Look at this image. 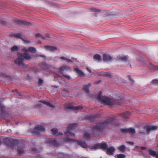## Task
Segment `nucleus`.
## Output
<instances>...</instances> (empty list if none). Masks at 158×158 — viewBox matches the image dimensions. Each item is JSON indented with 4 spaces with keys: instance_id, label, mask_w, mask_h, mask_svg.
<instances>
[{
    "instance_id": "44",
    "label": "nucleus",
    "mask_w": 158,
    "mask_h": 158,
    "mask_svg": "<svg viewBox=\"0 0 158 158\" xmlns=\"http://www.w3.org/2000/svg\"><path fill=\"white\" fill-rule=\"evenodd\" d=\"M130 82L131 84H133L134 83V81L133 79L131 78L130 75H129V83Z\"/></svg>"
},
{
    "instance_id": "54",
    "label": "nucleus",
    "mask_w": 158,
    "mask_h": 158,
    "mask_svg": "<svg viewBox=\"0 0 158 158\" xmlns=\"http://www.w3.org/2000/svg\"><path fill=\"white\" fill-rule=\"evenodd\" d=\"M134 145V143L133 142L129 141V145Z\"/></svg>"
},
{
    "instance_id": "12",
    "label": "nucleus",
    "mask_w": 158,
    "mask_h": 158,
    "mask_svg": "<svg viewBox=\"0 0 158 158\" xmlns=\"http://www.w3.org/2000/svg\"><path fill=\"white\" fill-rule=\"evenodd\" d=\"M14 22L15 23H17L19 24H23L24 25L31 24V23L28 22L23 20H19L17 19H14Z\"/></svg>"
},
{
    "instance_id": "15",
    "label": "nucleus",
    "mask_w": 158,
    "mask_h": 158,
    "mask_svg": "<svg viewBox=\"0 0 158 158\" xmlns=\"http://www.w3.org/2000/svg\"><path fill=\"white\" fill-rule=\"evenodd\" d=\"M115 148L113 147L107 148L106 152L108 155H112L114 152Z\"/></svg>"
},
{
    "instance_id": "10",
    "label": "nucleus",
    "mask_w": 158,
    "mask_h": 158,
    "mask_svg": "<svg viewBox=\"0 0 158 158\" xmlns=\"http://www.w3.org/2000/svg\"><path fill=\"white\" fill-rule=\"evenodd\" d=\"M107 147V145L105 143H99L94 146L92 148L94 149H102L104 150H106Z\"/></svg>"
},
{
    "instance_id": "9",
    "label": "nucleus",
    "mask_w": 158,
    "mask_h": 158,
    "mask_svg": "<svg viewBox=\"0 0 158 158\" xmlns=\"http://www.w3.org/2000/svg\"><path fill=\"white\" fill-rule=\"evenodd\" d=\"M45 142L47 145L49 146L57 147L58 146V142L55 139H47Z\"/></svg>"
},
{
    "instance_id": "59",
    "label": "nucleus",
    "mask_w": 158,
    "mask_h": 158,
    "mask_svg": "<svg viewBox=\"0 0 158 158\" xmlns=\"http://www.w3.org/2000/svg\"><path fill=\"white\" fill-rule=\"evenodd\" d=\"M25 41H24V42L25 43H29V41H28V40H24Z\"/></svg>"
},
{
    "instance_id": "20",
    "label": "nucleus",
    "mask_w": 158,
    "mask_h": 158,
    "mask_svg": "<svg viewBox=\"0 0 158 158\" xmlns=\"http://www.w3.org/2000/svg\"><path fill=\"white\" fill-rule=\"evenodd\" d=\"M40 102L44 104L47 105L48 106L51 108V109H53L55 107V106L54 105L51 104L50 103L45 101L41 100L40 101Z\"/></svg>"
},
{
    "instance_id": "2",
    "label": "nucleus",
    "mask_w": 158,
    "mask_h": 158,
    "mask_svg": "<svg viewBox=\"0 0 158 158\" xmlns=\"http://www.w3.org/2000/svg\"><path fill=\"white\" fill-rule=\"evenodd\" d=\"M113 119L110 118L106 120L103 123H99L94 126L92 128V131L94 135H99L102 133L104 129L109 125L113 123Z\"/></svg>"
},
{
    "instance_id": "47",
    "label": "nucleus",
    "mask_w": 158,
    "mask_h": 158,
    "mask_svg": "<svg viewBox=\"0 0 158 158\" xmlns=\"http://www.w3.org/2000/svg\"><path fill=\"white\" fill-rule=\"evenodd\" d=\"M119 149L121 151L123 152L124 151L125 147L124 146L122 145L119 147Z\"/></svg>"
},
{
    "instance_id": "33",
    "label": "nucleus",
    "mask_w": 158,
    "mask_h": 158,
    "mask_svg": "<svg viewBox=\"0 0 158 158\" xmlns=\"http://www.w3.org/2000/svg\"><path fill=\"white\" fill-rule=\"evenodd\" d=\"M94 58V60L96 61H99L101 60V56L100 55L98 54L95 55Z\"/></svg>"
},
{
    "instance_id": "18",
    "label": "nucleus",
    "mask_w": 158,
    "mask_h": 158,
    "mask_svg": "<svg viewBox=\"0 0 158 158\" xmlns=\"http://www.w3.org/2000/svg\"><path fill=\"white\" fill-rule=\"evenodd\" d=\"M17 149L18 153L20 155H21L24 152V150L23 149V146L19 145L17 147Z\"/></svg>"
},
{
    "instance_id": "63",
    "label": "nucleus",
    "mask_w": 158,
    "mask_h": 158,
    "mask_svg": "<svg viewBox=\"0 0 158 158\" xmlns=\"http://www.w3.org/2000/svg\"><path fill=\"white\" fill-rule=\"evenodd\" d=\"M129 115L131 114V112L130 111H129Z\"/></svg>"
},
{
    "instance_id": "25",
    "label": "nucleus",
    "mask_w": 158,
    "mask_h": 158,
    "mask_svg": "<svg viewBox=\"0 0 158 158\" xmlns=\"http://www.w3.org/2000/svg\"><path fill=\"white\" fill-rule=\"evenodd\" d=\"M157 153L154 150L150 149L149 150V154L153 157L155 156H156Z\"/></svg>"
},
{
    "instance_id": "13",
    "label": "nucleus",
    "mask_w": 158,
    "mask_h": 158,
    "mask_svg": "<svg viewBox=\"0 0 158 158\" xmlns=\"http://www.w3.org/2000/svg\"><path fill=\"white\" fill-rule=\"evenodd\" d=\"M35 37L37 38H40L42 40L45 39L46 38H52V37H50L49 34L48 33H46L45 35V37L42 36L39 33H37L35 35Z\"/></svg>"
},
{
    "instance_id": "55",
    "label": "nucleus",
    "mask_w": 158,
    "mask_h": 158,
    "mask_svg": "<svg viewBox=\"0 0 158 158\" xmlns=\"http://www.w3.org/2000/svg\"><path fill=\"white\" fill-rule=\"evenodd\" d=\"M100 82H101V81L99 80V81L95 82L94 83L95 84H98Z\"/></svg>"
},
{
    "instance_id": "6",
    "label": "nucleus",
    "mask_w": 158,
    "mask_h": 158,
    "mask_svg": "<svg viewBox=\"0 0 158 158\" xmlns=\"http://www.w3.org/2000/svg\"><path fill=\"white\" fill-rule=\"evenodd\" d=\"M157 127L156 126H148L147 125L144 127V128L146 132L144 131H140L139 133L141 135H145L146 134L147 135L149 134L151 131L152 130H157Z\"/></svg>"
},
{
    "instance_id": "14",
    "label": "nucleus",
    "mask_w": 158,
    "mask_h": 158,
    "mask_svg": "<svg viewBox=\"0 0 158 158\" xmlns=\"http://www.w3.org/2000/svg\"><path fill=\"white\" fill-rule=\"evenodd\" d=\"M44 48L47 51L52 52H54L57 50V48L56 47L53 46H44Z\"/></svg>"
},
{
    "instance_id": "27",
    "label": "nucleus",
    "mask_w": 158,
    "mask_h": 158,
    "mask_svg": "<svg viewBox=\"0 0 158 158\" xmlns=\"http://www.w3.org/2000/svg\"><path fill=\"white\" fill-rule=\"evenodd\" d=\"M91 84L90 83L88 84V85L84 86L83 89L84 91L87 93H88L89 92V88L91 86Z\"/></svg>"
},
{
    "instance_id": "8",
    "label": "nucleus",
    "mask_w": 158,
    "mask_h": 158,
    "mask_svg": "<svg viewBox=\"0 0 158 158\" xmlns=\"http://www.w3.org/2000/svg\"><path fill=\"white\" fill-rule=\"evenodd\" d=\"M77 126V124L75 123L70 124L68 127L67 132L65 133L66 136H74L75 135L73 132Z\"/></svg>"
},
{
    "instance_id": "32",
    "label": "nucleus",
    "mask_w": 158,
    "mask_h": 158,
    "mask_svg": "<svg viewBox=\"0 0 158 158\" xmlns=\"http://www.w3.org/2000/svg\"><path fill=\"white\" fill-rule=\"evenodd\" d=\"M40 67L43 69H45L48 68V66L45 63H44L40 64Z\"/></svg>"
},
{
    "instance_id": "53",
    "label": "nucleus",
    "mask_w": 158,
    "mask_h": 158,
    "mask_svg": "<svg viewBox=\"0 0 158 158\" xmlns=\"http://www.w3.org/2000/svg\"><path fill=\"white\" fill-rule=\"evenodd\" d=\"M141 149L142 150H144L147 149V148L144 146H142L141 147Z\"/></svg>"
},
{
    "instance_id": "39",
    "label": "nucleus",
    "mask_w": 158,
    "mask_h": 158,
    "mask_svg": "<svg viewBox=\"0 0 158 158\" xmlns=\"http://www.w3.org/2000/svg\"><path fill=\"white\" fill-rule=\"evenodd\" d=\"M125 156L124 154H120L115 156L116 158H125Z\"/></svg>"
},
{
    "instance_id": "3",
    "label": "nucleus",
    "mask_w": 158,
    "mask_h": 158,
    "mask_svg": "<svg viewBox=\"0 0 158 158\" xmlns=\"http://www.w3.org/2000/svg\"><path fill=\"white\" fill-rule=\"evenodd\" d=\"M18 58L14 61L15 64L21 68H26L27 66L25 65L23 63V59H26L27 60L31 59V56L28 53H22L20 52L18 53Z\"/></svg>"
},
{
    "instance_id": "28",
    "label": "nucleus",
    "mask_w": 158,
    "mask_h": 158,
    "mask_svg": "<svg viewBox=\"0 0 158 158\" xmlns=\"http://www.w3.org/2000/svg\"><path fill=\"white\" fill-rule=\"evenodd\" d=\"M61 93L64 97H66L69 94V91L65 89H63L61 92Z\"/></svg>"
},
{
    "instance_id": "22",
    "label": "nucleus",
    "mask_w": 158,
    "mask_h": 158,
    "mask_svg": "<svg viewBox=\"0 0 158 158\" xmlns=\"http://www.w3.org/2000/svg\"><path fill=\"white\" fill-rule=\"evenodd\" d=\"M10 36L11 37H13L21 39V40H23L21 38L22 35L20 33H18L17 34H15L11 33L10 34Z\"/></svg>"
},
{
    "instance_id": "37",
    "label": "nucleus",
    "mask_w": 158,
    "mask_h": 158,
    "mask_svg": "<svg viewBox=\"0 0 158 158\" xmlns=\"http://www.w3.org/2000/svg\"><path fill=\"white\" fill-rule=\"evenodd\" d=\"M120 115L123 118L126 119L127 118L128 114L127 113H126V114L125 113L121 114H120Z\"/></svg>"
},
{
    "instance_id": "56",
    "label": "nucleus",
    "mask_w": 158,
    "mask_h": 158,
    "mask_svg": "<svg viewBox=\"0 0 158 158\" xmlns=\"http://www.w3.org/2000/svg\"><path fill=\"white\" fill-rule=\"evenodd\" d=\"M63 135V133H62L59 132V133H58V134L57 135L58 136H59V135Z\"/></svg>"
},
{
    "instance_id": "52",
    "label": "nucleus",
    "mask_w": 158,
    "mask_h": 158,
    "mask_svg": "<svg viewBox=\"0 0 158 158\" xmlns=\"http://www.w3.org/2000/svg\"><path fill=\"white\" fill-rule=\"evenodd\" d=\"M22 50L23 52H27L29 51V49H27L25 48H24L22 49Z\"/></svg>"
},
{
    "instance_id": "23",
    "label": "nucleus",
    "mask_w": 158,
    "mask_h": 158,
    "mask_svg": "<svg viewBox=\"0 0 158 158\" xmlns=\"http://www.w3.org/2000/svg\"><path fill=\"white\" fill-rule=\"evenodd\" d=\"M54 77L55 80H58V81H63L64 79L61 76L57 74H54Z\"/></svg>"
},
{
    "instance_id": "50",
    "label": "nucleus",
    "mask_w": 158,
    "mask_h": 158,
    "mask_svg": "<svg viewBox=\"0 0 158 158\" xmlns=\"http://www.w3.org/2000/svg\"><path fill=\"white\" fill-rule=\"evenodd\" d=\"M6 23L3 20L0 21V24L2 25H6Z\"/></svg>"
},
{
    "instance_id": "40",
    "label": "nucleus",
    "mask_w": 158,
    "mask_h": 158,
    "mask_svg": "<svg viewBox=\"0 0 158 158\" xmlns=\"http://www.w3.org/2000/svg\"><path fill=\"white\" fill-rule=\"evenodd\" d=\"M51 131L52 134L54 135L57 134L58 133V130L56 128H53L52 129Z\"/></svg>"
},
{
    "instance_id": "26",
    "label": "nucleus",
    "mask_w": 158,
    "mask_h": 158,
    "mask_svg": "<svg viewBox=\"0 0 158 158\" xmlns=\"http://www.w3.org/2000/svg\"><path fill=\"white\" fill-rule=\"evenodd\" d=\"M75 71L77 73L79 76H84V73L81 70L79 69L78 68H75Z\"/></svg>"
},
{
    "instance_id": "60",
    "label": "nucleus",
    "mask_w": 158,
    "mask_h": 158,
    "mask_svg": "<svg viewBox=\"0 0 158 158\" xmlns=\"http://www.w3.org/2000/svg\"><path fill=\"white\" fill-rule=\"evenodd\" d=\"M52 87L53 88H57V86H52Z\"/></svg>"
},
{
    "instance_id": "51",
    "label": "nucleus",
    "mask_w": 158,
    "mask_h": 158,
    "mask_svg": "<svg viewBox=\"0 0 158 158\" xmlns=\"http://www.w3.org/2000/svg\"><path fill=\"white\" fill-rule=\"evenodd\" d=\"M42 104H40V103L37 104L35 106V107L36 108L41 107H42Z\"/></svg>"
},
{
    "instance_id": "29",
    "label": "nucleus",
    "mask_w": 158,
    "mask_h": 158,
    "mask_svg": "<svg viewBox=\"0 0 158 158\" xmlns=\"http://www.w3.org/2000/svg\"><path fill=\"white\" fill-rule=\"evenodd\" d=\"M98 115H90L88 116V118L90 121H93L94 120V119L98 117Z\"/></svg>"
},
{
    "instance_id": "38",
    "label": "nucleus",
    "mask_w": 158,
    "mask_h": 158,
    "mask_svg": "<svg viewBox=\"0 0 158 158\" xmlns=\"http://www.w3.org/2000/svg\"><path fill=\"white\" fill-rule=\"evenodd\" d=\"M98 75L100 76H107V74L106 73L104 72H101L98 73Z\"/></svg>"
},
{
    "instance_id": "34",
    "label": "nucleus",
    "mask_w": 158,
    "mask_h": 158,
    "mask_svg": "<svg viewBox=\"0 0 158 158\" xmlns=\"http://www.w3.org/2000/svg\"><path fill=\"white\" fill-rule=\"evenodd\" d=\"M152 85L155 86H158V79H154L152 81Z\"/></svg>"
},
{
    "instance_id": "61",
    "label": "nucleus",
    "mask_w": 158,
    "mask_h": 158,
    "mask_svg": "<svg viewBox=\"0 0 158 158\" xmlns=\"http://www.w3.org/2000/svg\"><path fill=\"white\" fill-rule=\"evenodd\" d=\"M156 157V158H158V152L157 153Z\"/></svg>"
},
{
    "instance_id": "64",
    "label": "nucleus",
    "mask_w": 158,
    "mask_h": 158,
    "mask_svg": "<svg viewBox=\"0 0 158 158\" xmlns=\"http://www.w3.org/2000/svg\"><path fill=\"white\" fill-rule=\"evenodd\" d=\"M129 50H131V48H130L129 47Z\"/></svg>"
},
{
    "instance_id": "16",
    "label": "nucleus",
    "mask_w": 158,
    "mask_h": 158,
    "mask_svg": "<svg viewBox=\"0 0 158 158\" xmlns=\"http://www.w3.org/2000/svg\"><path fill=\"white\" fill-rule=\"evenodd\" d=\"M146 65L148 66V68L150 70L153 71L158 70V66L155 65L152 63H150L148 64H146Z\"/></svg>"
},
{
    "instance_id": "7",
    "label": "nucleus",
    "mask_w": 158,
    "mask_h": 158,
    "mask_svg": "<svg viewBox=\"0 0 158 158\" xmlns=\"http://www.w3.org/2000/svg\"><path fill=\"white\" fill-rule=\"evenodd\" d=\"M64 141L65 142L72 143L76 142V143L81 147L84 148H86L87 147V145L85 143V141L83 140H81L80 141H75L74 139H70L69 138H66L64 139Z\"/></svg>"
},
{
    "instance_id": "31",
    "label": "nucleus",
    "mask_w": 158,
    "mask_h": 158,
    "mask_svg": "<svg viewBox=\"0 0 158 158\" xmlns=\"http://www.w3.org/2000/svg\"><path fill=\"white\" fill-rule=\"evenodd\" d=\"M136 132L135 129L133 127H129V134H134Z\"/></svg>"
},
{
    "instance_id": "19",
    "label": "nucleus",
    "mask_w": 158,
    "mask_h": 158,
    "mask_svg": "<svg viewBox=\"0 0 158 158\" xmlns=\"http://www.w3.org/2000/svg\"><path fill=\"white\" fill-rule=\"evenodd\" d=\"M0 76L3 77L4 78L6 79L9 81H12V77L11 76L8 75L4 73H0Z\"/></svg>"
},
{
    "instance_id": "45",
    "label": "nucleus",
    "mask_w": 158,
    "mask_h": 158,
    "mask_svg": "<svg viewBox=\"0 0 158 158\" xmlns=\"http://www.w3.org/2000/svg\"><path fill=\"white\" fill-rule=\"evenodd\" d=\"M90 137V135L87 132H85L84 135V137L85 138H89Z\"/></svg>"
},
{
    "instance_id": "11",
    "label": "nucleus",
    "mask_w": 158,
    "mask_h": 158,
    "mask_svg": "<svg viewBox=\"0 0 158 158\" xmlns=\"http://www.w3.org/2000/svg\"><path fill=\"white\" fill-rule=\"evenodd\" d=\"M54 68L58 70L61 73H62L65 70H68L70 69L69 67L65 65L62 66L59 69H57L56 67H54Z\"/></svg>"
},
{
    "instance_id": "1",
    "label": "nucleus",
    "mask_w": 158,
    "mask_h": 158,
    "mask_svg": "<svg viewBox=\"0 0 158 158\" xmlns=\"http://www.w3.org/2000/svg\"><path fill=\"white\" fill-rule=\"evenodd\" d=\"M101 94L102 92H100L98 96V99L101 103L105 105L113 106L116 105L120 104L121 101V98L120 97L116 98H112L102 96Z\"/></svg>"
},
{
    "instance_id": "62",
    "label": "nucleus",
    "mask_w": 158,
    "mask_h": 158,
    "mask_svg": "<svg viewBox=\"0 0 158 158\" xmlns=\"http://www.w3.org/2000/svg\"><path fill=\"white\" fill-rule=\"evenodd\" d=\"M88 71H89V73H91V71L89 69H88Z\"/></svg>"
},
{
    "instance_id": "4",
    "label": "nucleus",
    "mask_w": 158,
    "mask_h": 158,
    "mask_svg": "<svg viewBox=\"0 0 158 158\" xmlns=\"http://www.w3.org/2000/svg\"><path fill=\"white\" fill-rule=\"evenodd\" d=\"M134 52L136 55V59L137 61L143 66L146 65L147 59L143 56L142 53L136 50L134 51Z\"/></svg>"
},
{
    "instance_id": "30",
    "label": "nucleus",
    "mask_w": 158,
    "mask_h": 158,
    "mask_svg": "<svg viewBox=\"0 0 158 158\" xmlns=\"http://www.w3.org/2000/svg\"><path fill=\"white\" fill-rule=\"evenodd\" d=\"M60 58L62 60H65L68 63H71L72 62V60H71L64 56H61L60 57Z\"/></svg>"
},
{
    "instance_id": "21",
    "label": "nucleus",
    "mask_w": 158,
    "mask_h": 158,
    "mask_svg": "<svg viewBox=\"0 0 158 158\" xmlns=\"http://www.w3.org/2000/svg\"><path fill=\"white\" fill-rule=\"evenodd\" d=\"M112 57L109 55L104 54L103 55V60L104 61H110L112 60Z\"/></svg>"
},
{
    "instance_id": "24",
    "label": "nucleus",
    "mask_w": 158,
    "mask_h": 158,
    "mask_svg": "<svg viewBox=\"0 0 158 158\" xmlns=\"http://www.w3.org/2000/svg\"><path fill=\"white\" fill-rule=\"evenodd\" d=\"M83 108V107L81 105H79L77 106H74L73 111L75 112H77L80 111Z\"/></svg>"
},
{
    "instance_id": "35",
    "label": "nucleus",
    "mask_w": 158,
    "mask_h": 158,
    "mask_svg": "<svg viewBox=\"0 0 158 158\" xmlns=\"http://www.w3.org/2000/svg\"><path fill=\"white\" fill-rule=\"evenodd\" d=\"M2 101V99H0V111L3 112L4 110L5 107L2 104L1 102Z\"/></svg>"
},
{
    "instance_id": "42",
    "label": "nucleus",
    "mask_w": 158,
    "mask_h": 158,
    "mask_svg": "<svg viewBox=\"0 0 158 158\" xmlns=\"http://www.w3.org/2000/svg\"><path fill=\"white\" fill-rule=\"evenodd\" d=\"M62 76L65 77L66 79L68 80H70L71 78V77L70 76L68 75L62 74Z\"/></svg>"
},
{
    "instance_id": "48",
    "label": "nucleus",
    "mask_w": 158,
    "mask_h": 158,
    "mask_svg": "<svg viewBox=\"0 0 158 158\" xmlns=\"http://www.w3.org/2000/svg\"><path fill=\"white\" fill-rule=\"evenodd\" d=\"M90 10L91 11L93 12H97L99 11V10H98L96 8H91Z\"/></svg>"
},
{
    "instance_id": "36",
    "label": "nucleus",
    "mask_w": 158,
    "mask_h": 158,
    "mask_svg": "<svg viewBox=\"0 0 158 158\" xmlns=\"http://www.w3.org/2000/svg\"><path fill=\"white\" fill-rule=\"evenodd\" d=\"M29 51L32 53H35L36 52V50L35 48L31 47L29 48Z\"/></svg>"
},
{
    "instance_id": "57",
    "label": "nucleus",
    "mask_w": 158,
    "mask_h": 158,
    "mask_svg": "<svg viewBox=\"0 0 158 158\" xmlns=\"http://www.w3.org/2000/svg\"><path fill=\"white\" fill-rule=\"evenodd\" d=\"M32 150L33 151L35 152H36V149L35 148H33L32 149Z\"/></svg>"
},
{
    "instance_id": "43",
    "label": "nucleus",
    "mask_w": 158,
    "mask_h": 158,
    "mask_svg": "<svg viewBox=\"0 0 158 158\" xmlns=\"http://www.w3.org/2000/svg\"><path fill=\"white\" fill-rule=\"evenodd\" d=\"M12 51L14 52L17 51L18 50V47L16 46H14L11 48Z\"/></svg>"
},
{
    "instance_id": "5",
    "label": "nucleus",
    "mask_w": 158,
    "mask_h": 158,
    "mask_svg": "<svg viewBox=\"0 0 158 158\" xmlns=\"http://www.w3.org/2000/svg\"><path fill=\"white\" fill-rule=\"evenodd\" d=\"M44 131L45 129L43 126L37 125L33 129H29V131L33 135H35L39 134L40 132H44Z\"/></svg>"
},
{
    "instance_id": "49",
    "label": "nucleus",
    "mask_w": 158,
    "mask_h": 158,
    "mask_svg": "<svg viewBox=\"0 0 158 158\" xmlns=\"http://www.w3.org/2000/svg\"><path fill=\"white\" fill-rule=\"evenodd\" d=\"M121 131L123 133H126L128 132V129H122L121 130Z\"/></svg>"
},
{
    "instance_id": "46",
    "label": "nucleus",
    "mask_w": 158,
    "mask_h": 158,
    "mask_svg": "<svg viewBox=\"0 0 158 158\" xmlns=\"http://www.w3.org/2000/svg\"><path fill=\"white\" fill-rule=\"evenodd\" d=\"M43 80L40 78H39L38 82V84L40 86H41L43 84Z\"/></svg>"
},
{
    "instance_id": "41",
    "label": "nucleus",
    "mask_w": 158,
    "mask_h": 158,
    "mask_svg": "<svg viewBox=\"0 0 158 158\" xmlns=\"http://www.w3.org/2000/svg\"><path fill=\"white\" fill-rule=\"evenodd\" d=\"M127 59V57L126 56H123L121 57L119 59V60L122 61H125Z\"/></svg>"
},
{
    "instance_id": "58",
    "label": "nucleus",
    "mask_w": 158,
    "mask_h": 158,
    "mask_svg": "<svg viewBox=\"0 0 158 158\" xmlns=\"http://www.w3.org/2000/svg\"><path fill=\"white\" fill-rule=\"evenodd\" d=\"M37 44H41V42L40 41H38L37 43Z\"/></svg>"
},
{
    "instance_id": "17",
    "label": "nucleus",
    "mask_w": 158,
    "mask_h": 158,
    "mask_svg": "<svg viewBox=\"0 0 158 158\" xmlns=\"http://www.w3.org/2000/svg\"><path fill=\"white\" fill-rule=\"evenodd\" d=\"M74 106L71 103H67L65 105L64 109L66 111H68L70 110H73Z\"/></svg>"
}]
</instances>
